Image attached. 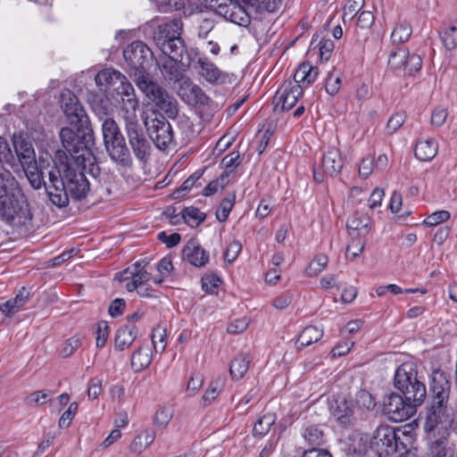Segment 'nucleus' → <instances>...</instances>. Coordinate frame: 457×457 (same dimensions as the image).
Listing matches in <instances>:
<instances>
[{
    "mask_svg": "<svg viewBox=\"0 0 457 457\" xmlns=\"http://www.w3.org/2000/svg\"><path fill=\"white\" fill-rule=\"evenodd\" d=\"M59 137L62 149H58L54 155V165L48 171L50 184L61 185V175L68 185L77 184V191L84 190L87 183L82 179L80 166L78 162L93 159L92 147L95 136L92 126H71L60 129Z\"/></svg>",
    "mask_w": 457,
    "mask_h": 457,
    "instance_id": "nucleus-1",
    "label": "nucleus"
},
{
    "mask_svg": "<svg viewBox=\"0 0 457 457\" xmlns=\"http://www.w3.org/2000/svg\"><path fill=\"white\" fill-rule=\"evenodd\" d=\"M182 26L180 19H174L159 26L154 37L156 46L168 56L159 63L161 71L167 81L174 83L186 77L184 72L190 67L193 60L180 37Z\"/></svg>",
    "mask_w": 457,
    "mask_h": 457,
    "instance_id": "nucleus-2",
    "label": "nucleus"
},
{
    "mask_svg": "<svg viewBox=\"0 0 457 457\" xmlns=\"http://www.w3.org/2000/svg\"><path fill=\"white\" fill-rule=\"evenodd\" d=\"M78 164L80 166L81 169V174H82V179L87 183L86 188L84 190L77 191V187L79 185L72 184L68 185V183L62 179L64 176L62 174L61 175V185L58 186V184H55V182H52L49 184V187H47V195L49 197V200L52 202L53 204L59 208H63L68 206L70 203V198H72L73 200L79 201L83 198H85L87 195V192L89 191V182L85 176V171L87 168L88 167V172L89 174L96 179L101 174V169L96 162V158L95 154H93V159L92 160H85L83 162H78Z\"/></svg>",
    "mask_w": 457,
    "mask_h": 457,
    "instance_id": "nucleus-3",
    "label": "nucleus"
},
{
    "mask_svg": "<svg viewBox=\"0 0 457 457\" xmlns=\"http://www.w3.org/2000/svg\"><path fill=\"white\" fill-rule=\"evenodd\" d=\"M96 84L101 87L100 91L112 94L115 92L118 96L116 101L121 103V109L126 111H137L138 101L131 83L120 71L113 69L100 71L95 77Z\"/></svg>",
    "mask_w": 457,
    "mask_h": 457,
    "instance_id": "nucleus-4",
    "label": "nucleus"
},
{
    "mask_svg": "<svg viewBox=\"0 0 457 457\" xmlns=\"http://www.w3.org/2000/svg\"><path fill=\"white\" fill-rule=\"evenodd\" d=\"M102 134L104 145L111 161L120 168L131 170L134 162L130 149L118 123L112 118L104 120Z\"/></svg>",
    "mask_w": 457,
    "mask_h": 457,
    "instance_id": "nucleus-5",
    "label": "nucleus"
},
{
    "mask_svg": "<svg viewBox=\"0 0 457 457\" xmlns=\"http://www.w3.org/2000/svg\"><path fill=\"white\" fill-rule=\"evenodd\" d=\"M394 386L414 404L421 405L426 399V386L418 377L417 367L412 362H404L396 369Z\"/></svg>",
    "mask_w": 457,
    "mask_h": 457,
    "instance_id": "nucleus-6",
    "label": "nucleus"
},
{
    "mask_svg": "<svg viewBox=\"0 0 457 457\" xmlns=\"http://www.w3.org/2000/svg\"><path fill=\"white\" fill-rule=\"evenodd\" d=\"M123 120L131 155L140 163L146 164L150 161L153 147L137 118L136 111L124 112Z\"/></svg>",
    "mask_w": 457,
    "mask_h": 457,
    "instance_id": "nucleus-7",
    "label": "nucleus"
},
{
    "mask_svg": "<svg viewBox=\"0 0 457 457\" xmlns=\"http://www.w3.org/2000/svg\"><path fill=\"white\" fill-rule=\"evenodd\" d=\"M123 56L129 68V75L138 87L142 80H149V70L154 60L153 51L143 41H134L123 50Z\"/></svg>",
    "mask_w": 457,
    "mask_h": 457,
    "instance_id": "nucleus-8",
    "label": "nucleus"
},
{
    "mask_svg": "<svg viewBox=\"0 0 457 457\" xmlns=\"http://www.w3.org/2000/svg\"><path fill=\"white\" fill-rule=\"evenodd\" d=\"M159 111L175 119L179 112L178 102L163 87L153 80H142L137 87Z\"/></svg>",
    "mask_w": 457,
    "mask_h": 457,
    "instance_id": "nucleus-9",
    "label": "nucleus"
},
{
    "mask_svg": "<svg viewBox=\"0 0 457 457\" xmlns=\"http://www.w3.org/2000/svg\"><path fill=\"white\" fill-rule=\"evenodd\" d=\"M144 120L147 135L157 149L166 150L174 141L171 125L162 113H154V117L146 116Z\"/></svg>",
    "mask_w": 457,
    "mask_h": 457,
    "instance_id": "nucleus-10",
    "label": "nucleus"
},
{
    "mask_svg": "<svg viewBox=\"0 0 457 457\" xmlns=\"http://www.w3.org/2000/svg\"><path fill=\"white\" fill-rule=\"evenodd\" d=\"M419 404L407 399L397 393H390L384 396L382 411L383 413L395 422H401L411 417Z\"/></svg>",
    "mask_w": 457,
    "mask_h": 457,
    "instance_id": "nucleus-11",
    "label": "nucleus"
},
{
    "mask_svg": "<svg viewBox=\"0 0 457 457\" xmlns=\"http://www.w3.org/2000/svg\"><path fill=\"white\" fill-rule=\"evenodd\" d=\"M387 63L390 69L403 71L404 75L412 76L420 70L422 59L419 54H411L406 46H392Z\"/></svg>",
    "mask_w": 457,
    "mask_h": 457,
    "instance_id": "nucleus-12",
    "label": "nucleus"
},
{
    "mask_svg": "<svg viewBox=\"0 0 457 457\" xmlns=\"http://www.w3.org/2000/svg\"><path fill=\"white\" fill-rule=\"evenodd\" d=\"M399 432L387 425L378 427L370 438V448H374L380 457L392 456L401 450L398 445Z\"/></svg>",
    "mask_w": 457,
    "mask_h": 457,
    "instance_id": "nucleus-13",
    "label": "nucleus"
},
{
    "mask_svg": "<svg viewBox=\"0 0 457 457\" xmlns=\"http://www.w3.org/2000/svg\"><path fill=\"white\" fill-rule=\"evenodd\" d=\"M60 104L70 126H91L89 117L71 90L64 89L62 92Z\"/></svg>",
    "mask_w": 457,
    "mask_h": 457,
    "instance_id": "nucleus-14",
    "label": "nucleus"
},
{
    "mask_svg": "<svg viewBox=\"0 0 457 457\" xmlns=\"http://www.w3.org/2000/svg\"><path fill=\"white\" fill-rule=\"evenodd\" d=\"M250 0H222L215 7L216 12L227 21L242 27H247L251 22L248 8Z\"/></svg>",
    "mask_w": 457,
    "mask_h": 457,
    "instance_id": "nucleus-15",
    "label": "nucleus"
},
{
    "mask_svg": "<svg viewBox=\"0 0 457 457\" xmlns=\"http://www.w3.org/2000/svg\"><path fill=\"white\" fill-rule=\"evenodd\" d=\"M344 167V158L341 151L337 147H328L322 155L320 167L313 166V180L320 184L326 176L331 178L337 176Z\"/></svg>",
    "mask_w": 457,
    "mask_h": 457,
    "instance_id": "nucleus-16",
    "label": "nucleus"
},
{
    "mask_svg": "<svg viewBox=\"0 0 457 457\" xmlns=\"http://www.w3.org/2000/svg\"><path fill=\"white\" fill-rule=\"evenodd\" d=\"M302 96L303 88L301 85L294 84L292 81H285L273 97L274 111L291 110Z\"/></svg>",
    "mask_w": 457,
    "mask_h": 457,
    "instance_id": "nucleus-17",
    "label": "nucleus"
},
{
    "mask_svg": "<svg viewBox=\"0 0 457 457\" xmlns=\"http://www.w3.org/2000/svg\"><path fill=\"white\" fill-rule=\"evenodd\" d=\"M447 420V403H437L432 400L430 406L427 408L424 432L450 428Z\"/></svg>",
    "mask_w": 457,
    "mask_h": 457,
    "instance_id": "nucleus-18",
    "label": "nucleus"
},
{
    "mask_svg": "<svg viewBox=\"0 0 457 457\" xmlns=\"http://www.w3.org/2000/svg\"><path fill=\"white\" fill-rule=\"evenodd\" d=\"M329 410L340 425L344 427L354 425L356 421L355 404L352 399L338 397L330 403Z\"/></svg>",
    "mask_w": 457,
    "mask_h": 457,
    "instance_id": "nucleus-19",
    "label": "nucleus"
},
{
    "mask_svg": "<svg viewBox=\"0 0 457 457\" xmlns=\"http://www.w3.org/2000/svg\"><path fill=\"white\" fill-rule=\"evenodd\" d=\"M177 93L179 96L189 105H206L209 97L200 87L192 83L188 77L182 78L178 82Z\"/></svg>",
    "mask_w": 457,
    "mask_h": 457,
    "instance_id": "nucleus-20",
    "label": "nucleus"
},
{
    "mask_svg": "<svg viewBox=\"0 0 457 457\" xmlns=\"http://www.w3.org/2000/svg\"><path fill=\"white\" fill-rule=\"evenodd\" d=\"M432 400L436 403H448L451 391L450 375L442 370H434L430 375Z\"/></svg>",
    "mask_w": 457,
    "mask_h": 457,
    "instance_id": "nucleus-21",
    "label": "nucleus"
},
{
    "mask_svg": "<svg viewBox=\"0 0 457 457\" xmlns=\"http://www.w3.org/2000/svg\"><path fill=\"white\" fill-rule=\"evenodd\" d=\"M148 262L145 260L136 262L131 268L124 270L122 272L117 273V278L122 282L131 278L138 287L144 285L150 280L151 274L147 272L145 267Z\"/></svg>",
    "mask_w": 457,
    "mask_h": 457,
    "instance_id": "nucleus-22",
    "label": "nucleus"
},
{
    "mask_svg": "<svg viewBox=\"0 0 457 457\" xmlns=\"http://www.w3.org/2000/svg\"><path fill=\"white\" fill-rule=\"evenodd\" d=\"M87 100L92 111L99 119L108 118L107 116L111 114L112 104L105 92L89 91L87 95Z\"/></svg>",
    "mask_w": 457,
    "mask_h": 457,
    "instance_id": "nucleus-23",
    "label": "nucleus"
},
{
    "mask_svg": "<svg viewBox=\"0 0 457 457\" xmlns=\"http://www.w3.org/2000/svg\"><path fill=\"white\" fill-rule=\"evenodd\" d=\"M346 447L347 457H363L368 449L370 438L368 435L353 432L349 436Z\"/></svg>",
    "mask_w": 457,
    "mask_h": 457,
    "instance_id": "nucleus-24",
    "label": "nucleus"
},
{
    "mask_svg": "<svg viewBox=\"0 0 457 457\" xmlns=\"http://www.w3.org/2000/svg\"><path fill=\"white\" fill-rule=\"evenodd\" d=\"M183 258L195 267H202L209 260L208 253L194 241H188L182 251Z\"/></svg>",
    "mask_w": 457,
    "mask_h": 457,
    "instance_id": "nucleus-25",
    "label": "nucleus"
},
{
    "mask_svg": "<svg viewBox=\"0 0 457 457\" xmlns=\"http://www.w3.org/2000/svg\"><path fill=\"white\" fill-rule=\"evenodd\" d=\"M138 329L134 324H125L118 328L115 335L114 348L123 351L136 340Z\"/></svg>",
    "mask_w": 457,
    "mask_h": 457,
    "instance_id": "nucleus-26",
    "label": "nucleus"
},
{
    "mask_svg": "<svg viewBox=\"0 0 457 457\" xmlns=\"http://www.w3.org/2000/svg\"><path fill=\"white\" fill-rule=\"evenodd\" d=\"M318 68L312 66L308 62H303L294 74V84H299L303 87H308L312 84L318 77Z\"/></svg>",
    "mask_w": 457,
    "mask_h": 457,
    "instance_id": "nucleus-27",
    "label": "nucleus"
},
{
    "mask_svg": "<svg viewBox=\"0 0 457 457\" xmlns=\"http://www.w3.org/2000/svg\"><path fill=\"white\" fill-rule=\"evenodd\" d=\"M15 152L22 168H36V156L29 142H14Z\"/></svg>",
    "mask_w": 457,
    "mask_h": 457,
    "instance_id": "nucleus-28",
    "label": "nucleus"
},
{
    "mask_svg": "<svg viewBox=\"0 0 457 457\" xmlns=\"http://www.w3.org/2000/svg\"><path fill=\"white\" fill-rule=\"evenodd\" d=\"M29 299V293L22 287L14 298H12L0 305V311L11 317L23 307Z\"/></svg>",
    "mask_w": 457,
    "mask_h": 457,
    "instance_id": "nucleus-29",
    "label": "nucleus"
},
{
    "mask_svg": "<svg viewBox=\"0 0 457 457\" xmlns=\"http://www.w3.org/2000/svg\"><path fill=\"white\" fill-rule=\"evenodd\" d=\"M152 361L151 349L147 345H142L131 355V368L139 372L150 365Z\"/></svg>",
    "mask_w": 457,
    "mask_h": 457,
    "instance_id": "nucleus-30",
    "label": "nucleus"
},
{
    "mask_svg": "<svg viewBox=\"0 0 457 457\" xmlns=\"http://www.w3.org/2000/svg\"><path fill=\"white\" fill-rule=\"evenodd\" d=\"M438 145L435 139L420 140L414 149L416 158L422 162L431 161L437 154Z\"/></svg>",
    "mask_w": 457,
    "mask_h": 457,
    "instance_id": "nucleus-31",
    "label": "nucleus"
},
{
    "mask_svg": "<svg viewBox=\"0 0 457 457\" xmlns=\"http://www.w3.org/2000/svg\"><path fill=\"white\" fill-rule=\"evenodd\" d=\"M428 449H448L450 428L425 432Z\"/></svg>",
    "mask_w": 457,
    "mask_h": 457,
    "instance_id": "nucleus-32",
    "label": "nucleus"
},
{
    "mask_svg": "<svg viewBox=\"0 0 457 457\" xmlns=\"http://www.w3.org/2000/svg\"><path fill=\"white\" fill-rule=\"evenodd\" d=\"M323 336V330L316 326H307L303 328L296 340V348L302 350L305 346H309L318 342Z\"/></svg>",
    "mask_w": 457,
    "mask_h": 457,
    "instance_id": "nucleus-33",
    "label": "nucleus"
},
{
    "mask_svg": "<svg viewBox=\"0 0 457 457\" xmlns=\"http://www.w3.org/2000/svg\"><path fill=\"white\" fill-rule=\"evenodd\" d=\"M197 63L200 66L199 74L204 78L210 83H217L219 80L221 82L223 79H220L221 71L219 68L212 62H209L207 59H198Z\"/></svg>",
    "mask_w": 457,
    "mask_h": 457,
    "instance_id": "nucleus-34",
    "label": "nucleus"
},
{
    "mask_svg": "<svg viewBox=\"0 0 457 457\" xmlns=\"http://www.w3.org/2000/svg\"><path fill=\"white\" fill-rule=\"evenodd\" d=\"M251 357L248 354H239L235 357L229 365V372L233 378L240 379L247 372Z\"/></svg>",
    "mask_w": 457,
    "mask_h": 457,
    "instance_id": "nucleus-35",
    "label": "nucleus"
},
{
    "mask_svg": "<svg viewBox=\"0 0 457 457\" xmlns=\"http://www.w3.org/2000/svg\"><path fill=\"white\" fill-rule=\"evenodd\" d=\"M303 436L313 447L320 446L325 442L324 432L319 425L310 424L304 427Z\"/></svg>",
    "mask_w": 457,
    "mask_h": 457,
    "instance_id": "nucleus-36",
    "label": "nucleus"
},
{
    "mask_svg": "<svg viewBox=\"0 0 457 457\" xmlns=\"http://www.w3.org/2000/svg\"><path fill=\"white\" fill-rule=\"evenodd\" d=\"M155 432L151 429H145L138 434L133 440L130 448L135 453H141L147 448L154 440Z\"/></svg>",
    "mask_w": 457,
    "mask_h": 457,
    "instance_id": "nucleus-37",
    "label": "nucleus"
},
{
    "mask_svg": "<svg viewBox=\"0 0 457 457\" xmlns=\"http://www.w3.org/2000/svg\"><path fill=\"white\" fill-rule=\"evenodd\" d=\"M412 29L408 23L397 24L391 34V42L393 46H403V44L409 40Z\"/></svg>",
    "mask_w": 457,
    "mask_h": 457,
    "instance_id": "nucleus-38",
    "label": "nucleus"
},
{
    "mask_svg": "<svg viewBox=\"0 0 457 457\" xmlns=\"http://www.w3.org/2000/svg\"><path fill=\"white\" fill-rule=\"evenodd\" d=\"M204 174L203 170H198L194 172L190 177H188L181 185L179 188L174 191L173 195L174 198H179L190 191L194 187H200L202 183L199 182V179L202 178Z\"/></svg>",
    "mask_w": 457,
    "mask_h": 457,
    "instance_id": "nucleus-39",
    "label": "nucleus"
},
{
    "mask_svg": "<svg viewBox=\"0 0 457 457\" xmlns=\"http://www.w3.org/2000/svg\"><path fill=\"white\" fill-rule=\"evenodd\" d=\"M182 220L191 227H197L206 219V214L194 206L184 208L181 212Z\"/></svg>",
    "mask_w": 457,
    "mask_h": 457,
    "instance_id": "nucleus-40",
    "label": "nucleus"
},
{
    "mask_svg": "<svg viewBox=\"0 0 457 457\" xmlns=\"http://www.w3.org/2000/svg\"><path fill=\"white\" fill-rule=\"evenodd\" d=\"M352 240L346 247V257L352 261L356 259L364 250L366 240L358 232L355 236L351 234Z\"/></svg>",
    "mask_w": 457,
    "mask_h": 457,
    "instance_id": "nucleus-41",
    "label": "nucleus"
},
{
    "mask_svg": "<svg viewBox=\"0 0 457 457\" xmlns=\"http://www.w3.org/2000/svg\"><path fill=\"white\" fill-rule=\"evenodd\" d=\"M236 202V193H228L220 202V207L216 212V218L219 221H225Z\"/></svg>",
    "mask_w": 457,
    "mask_h": 457,
    "instance_id": "nucleus-42",
    "label": "nucleus"
},
{
    "mask_svg": "<svg viewBox=\"0 0 457 457\" xmlns=\"http://www.w3.org/2000/svg\"><path fill=\"white\" fill-rule=\"evenodd\" d=\"M275 414L270 412L263 414L254 423L253 428V434L261 436L266 435L270 431L271 426L275 423Z\"/></svg>",
    "mask_w": 457,
    "mask_h": 457,
    "instance_id": "nucleus-43",
    "label": "nucleus"
},
{
    "mask_svg": "<svg viewBox=\"0 0 457 457\" xmlns=\"http://www.w3.org/2000/svg\"><path fill=\"white\" fill-rule=\"evenodd\" d=\"M28 180L29 181L31 187L34 189H39L44 186L46 187V191L47 192V187H49L50 181L48 180V184L45 182L43 179V174L38 170L37 166L36 168H23Z\"/></svg>",
    "mask_w": 457,
    "mask_h": 457,
    "instance_id": "nucleus-44",
    "label": "nucleus"
},
{
    "mask_svg": "<svg viewBox=\"0 0 457 457\" xmlns=\"http://www.w3.org/2000/svg\"><path fill=\"white\" fill-rule=\"evenodd\" d=\"M353 401L355 404V409L372 410L376 406L372 395L367 390L358 391Z\"/></svg>",
    "mask_w": 457,
    "mask_h": 457,
    "instance_id": "nucleus-45",
    "label": "nucleus"
},
{
    "mask_svg": "<svg viewBox=\"0 0 457 457\" xmlns=\"http://www.w3.org/2000/svg\"><path fill=\"white\" fill-rule=\"evenodd\" d=\"M370 224V217L366 214L355 212L346 223L347 228L356 232L361 229H367Z\"/></svg>",
    "mask_w": 457,
    "mask_h": 457,
    "instance_id": "nucleus-46",
    "label": "nucleus"
},
{
    "mask_svg": "<svg viewBox=\"0 0 457 457\" xmlns=\"http://www.w3.org/2000/svg\"><path fill=\"white\" fill-rule=\"evenodd\" d=\"M328 262V258L325 254H318L313 260L310 262L308 267L305 270L306 274L309 277H316L322 270H325Z\"/></svg>",
    "mask_w": 457,
    "mask_h": 457,
    "instance_id": "nucleus-47",
    "label": "nucleus"
},
{
    "mask_svg": "<svg viewBox=\"0 0 457 457\" xmlns=\"http://www.w3.org/2000/svg\"><path fill=\"white\" fill-rule=\"evenodd\" d=\"M151 338L155 352L162 353L166 348V328L156 326L152 331Z\"/></svg>",
    "mask_w": 457,
    "mask_h": 457,
    "instance_id": "nucleus-48",
    "label": "nucleus"
},
{
    "mask_svg": "<svg viewBox=\"0 0 457 457\" xmlns=\"http://www.w3.org/2000/svg\"><path fill=\"white\" fill-rule=\"evenodd\" d=\"M441 40L447 50H453L457 46V28L448 26L442 29Z\"/></svg>",
    "mask_w": 457,
    "mask_h": 457,
    "instance_id": "nucleus-49",
    "label": "nucleus"
},
{
    "mask_svg": "<svg viewBox=\"0 0 457 457\" xmlns=\"http://www.w3.org/2000/svg\"><path fill=\"white\" fill-rule=\"evenodd\" d=\"M280 0H250L251 7H254L256 12L262 13L263 12H274L280 6Z\"/></svg>",
    "mask_w": 457,
    "mask_h": 457,
    "instance_id": "nucleus-50",
    "label": "nucleus"
},
{
    "mask_svg": "<svg viewBox=\"0 0 457 457\" xmlns=\"http://www.w3.org/2000/svg\"><path fill=\"white\" fill-rule=\"evenodd\" d=\"M228 172L225 170L217 179L212 180L208 183L204 189L203 195L204 196H210L215 194L219 188H224L228 183Z\"/></svg>",
    "mask_w": 457,
    "mask_h": 457,
    "instance_id": "nucleus-51",
    "label": "nucleus"
},
{
    "mask_svg": "<svg viewBox=\"0 0 457 457\" xmlns=\"http://www.w3.org/2000/svg\"><path fill=\"white\" fill-rule=\"evenodd\" d=\"M51 395L50 390L35 391L26 398V403L29 406H41L49 401Z\"/></svg>",
    "mask_w": 457,
    "mask_h": 457,
    "instance_id": "nucleus-52",
    "label": "nucleus"
},
{
    "mask_svg": "<svg viewBox=\"0 0 457 457\" xmlns=\"http://www.w3.org/2000/svg\"><path fill=\"white\" fill-rule=\"evenodd\" d=\"M81 345V337L79 336H73L67 339L60 351V354L63 358H68L74 353V352Z\"/></svg>",
    "mask_w": 457,
    "mask_h": 457,
    "instance_id": "nucleus-53",
    "label": "nucleus"
},
{
    "mask_svg": "<svg viewBox=\"0 0 457 457\" xmlns=\"http://www.w3.org/2000/svg\"><path fill=\"white\" fill-rule=\"evenodd\" d=\"M406 115L404 112L394 113L386 127V133L388 135L394 134L405 121Z\"/></svg>",
    "mask_w": 457,
    "mask_h": 457,
    "instance_id": "nucleus-54",
    "label": "nucleus"
},
{
    "mask_svg": "<svg viewBox=\"0 0 457 457\" xmlns=\"http://www.w3.org/2000/svg\"><path fill=\"white\" fill-rule=\"evenodd\" d=\"M449 219L450 212L448 211H437L428 216L424 220V224L428 227H435Z\"/></svg>",
    "mask_w": 457,
    "mask_h": 457,
    "instance_id": "nucleus-55",
    "label": "nucleus"
},
{
    "mask_svg": "<svg viewBox=\"0 0 457 457\" xmlns=\"http://www.w3.org/2000/svg\"><path fill=\"white\" fill-rule=\"evenodd\" d=\"M240 163L241 158L238 152H231L221 160V164L226 168L228 174L237 168Z\"/></svg>",
    "mask_w": 457,
    "mask_h": 457,
    "instance_id": "nucleus-56",
    "label": "nucleus"
},
{
    "mask_svg": "<svg viewBox=\"0 0 457 457\" xmlns=\"http://www.w3.org/2000/svg\"><path fill=\"white\" fill-rule=\"evenodd\" d=\"M365 4L364 0H348L344 7V20L346 17L353 19L355 14L363 7Z\"/></svg>",
    "mask_w": 457,
    "mask_h": 457,
    "instance_id": "nucleus-57",
    "label": "nucleus"
},
{
    "mask_svg": "<svg viewBox=\"0 0 457 457\" xmlns=\"http://www.w3.org/2000/svg\"><path fill=\"white\" fill-rule=\"evenodd\" d=\"M220 279L216 275H205L202 278V288L209 294L215 293Z\"/></svg>",
    "mask_w": 457,
    "mask_h": 457,
    "instance_id": "nucleus-58",
    "label": "nucleus"
},
{
    "mask_svg": "<svg viewBox=\"0 0 457 457\" xmlns=\"http://www.w3.org/2000/svg\"><path fill=\"white\" fill-rule=\"evenodd\" d=\"M447 116V110L442 106H437L432 112L430 123L435 127H441L445 122Z\"/></svg>",
    "mask_w": 457,
    "mask_h": 457,
    "instance_id": "nucleus-59",
    "label": "nucleus"
},
{
    "mask_svg": "<svg viewBox=\"0 0 457 457\" xmlns=\"http://www.w3.org/2000/svg\"><path fill=\"white\" fill-rule=\"evenodd\" d=\"M242 245L237 240L232 241L224 253V259L228 262H234L241 252Z\"/></svg>",
    "mask_w": 457,
    "mask_h": 457,
    "instance_id": "nucleus-60",
    "label": "nucleus"
},
{
    "mask_svg": "<svg viewBox=\"0 0 457 457\" xmlns=\"http://www.w3.org/2000/svg\"><path fill=\"white\" fill-rule=\"evenodd\" d=\"M317 46H319L320 58L328 61L331 56L335 45L331 39H321Z\"/></svg>",
    "mask_w": 457,
    "mask_h": 457,
    "instance_id": "nucleus-61",
    "label": "nucleus"
},
{
    "mask_svg": "<svg viewBox=\"0 0 457 457\" xmlns=\"http://www.w3.org/2000/svg\"><path fill=\"white\" fill-rule=\"evenodd\" d=\"M341 85V79L338 76H334L332 73L328 74L326 83L325 89L330 96H335L338 93Z\"/></svg>",
    "mask_w": 457,
    "mask_h": 457,
    "instance_id": "nucleus-62",
    "label": "nucleus"
},
{
    "mask_svg": "<svg viewBox=\"0 0 457 457\" xmlns=\"http://www.w3.org/2000/svg\"><path fill=\"white\" fill-rule=\"evenodd\" d=\"M96 346L101 348L106 344L109 336V326L106 321H101L97 325Z\"/></svg>",
    "mask_w": 457,
    "mask_h": 457,
    "instance_id": "nucleus-63",
    "label": "nucleus"
},
{
    "mask_svg": "<svg viewBox=\"0 0 457 457\" xmlns=\"http://www.w3.org/2000/svg\"><path fill=\"white\" fill-rule=\"evenodd\" d=\"M157 238L165 244L167 247L171 248L176 246L180 242L181 236L179 233L167 235L166 232L162 231L157 235Z\"/></svg>",
    "mask_w": 457,
    "mask_h": 457,
    "instance_id": "nucleus-64",
    "label": "nucleus"
}]
</instances>
